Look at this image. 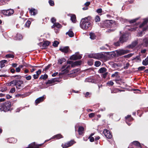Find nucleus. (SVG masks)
I'll list each match as a JSON object with an SVG mask.
<instances>
[{
	"label": "nucleus",
	"instance_id": "1",
	"mask_svg": "<svg viewBox=\"0 0 148 148\" xmlns=\"http://www.w3.org/2000/svg\"><path fill=\"white\" fill-rule=\"evenodd\" d=\"M91 18L88 16L82 19L80 23L81 27L84 29L86 30L91 26L90 23L89 22Z\"/></svg>",
	"mask_w": 148,
	"mask_h": 148
},
{
	"label": "nucleus",
	"instance_id": "2",
	"mask_svg": "<svg viewBox=\"0 0 148 148\" xmlns=\"http://www.w3.org/2000/svg\"><path fill=\"white\" fill-rule=\"evenodd\" d=\"M88 56L89 58L97 59L103 58L105 57V55L101 53L90 54Z\"/></svg>",
	"mask_w": 148,
	"mask_h": 148
},
{
	"label": "nucleus",
	"instance_id": "3",
	"mask_svg": "<svg viewBox=\"0 0 148 148\" xmlns=\"http://www.w3.org/2000/svg\"><path fill=\"white\" fill-rule=\"evenodd\" d=\"M16 88L18 90H22L24 88L23 82L20 80H17L16 84Z\"/></svg>",
	"mask_w": 148,
	"mask_h": 148
},
{
	"label": "nucleus",
	"instance_id": "4",
	"mask_svg": "<svg viewBox=\"0 0 148 148\" xmlns=\"http://www.w3.org/2000/svg\"><path fill=\"white\" fill-rule=\"evenodd\" d=\"M14 12V11L12 9H9L7 10H1V13L4 15L6 16H10L12 15Z\"/></svg>",
	"mask_w": 148,
	"mask_h": 148
},
{
	"label": "nucleus",
	"instance_id": "5",
	"mask_svg": "<svg viewBox=\"0 0 148 148\" xmlns=\"http://www.w3.org/2000/svg\"><path fill=\"white\" fill-rule=\"evenodd\" d=\"M130 34L125 33L123 35L121 36L119 38L120 42L121 43H123L124 42H126L128 39Z\"/></svg>",
	"mask_w": 148,
	"mask_h": 148
},
{
	"label": "nucleus",
	"instance_id": "6",
	"mask_svg": "<svg viewBox=\"0 0 148 148\" xmlns=\"http://www.w3.org/2000/svg\"><path fill=\"white\" fill-rule=\"evenodd\" d=\"M4 106L6 110V111L7 112L9 111L11 109V103L10 101H6L3 103Z\"/></svg>",
	"mask_w": 148,
	"mask_h": 148
},
{
	"label": "nucleus",
	"instance_id": "7",
	"mask_svg": "<svg viewBox=\"0 0 148 148\" xmlns=\"http://www.w3.org/2000/svg\"><path fill=\"white\" fill-rule=\"evenodd\" d=\"M75 143V142L74 140H72L66 143L62 144V147L63 148H66L71 146Z\"/></svg>",
	"mask_w": 148,
	"mask_h": 148
},
{
	"label": "nucleus",
	"instance_id": "8",
	"mask_svg": "<svg viewBox=\"0 0 148 148\" xmlns=\"http://www.w3.org/2000/svg\"><path fill=\"white\" fill-rule=\"evenodd\" d=\"M116 52L117 53V56H119L128 53L129 52V51L128 50L121 49L116 51Z\"/></svg>",
	"mask_w": 148,
	"mask_h": 148
},
{
	"label": "nucleus",
	"instance_id": "9",
	"mask_svg": "<svg viewBox=\"0 0 148 148\" xmlns=\"http://www.w3.org/2000/svg\"><path fill=\"white\" fill-rule=\"evenodd\" d=\"M42 144H36L35 142L32 143L29 145L28 147L25 148H38L41 147Z\"/></svg>",
	"mask_w": 148,
	"mask_h": 148
},
{
	"label": "nucleus",
	"instance_id": "10",
	"mask_svg": "<svg viewBox=\"0 0 148 148\" xmlns=\"http://www.w3.org/2000/svg\"><path fill=\"white\" fill-rule=\"evenodd\" d=\"M70 68V65L63 66L62 68V71L63 73H68L69 71V69Z\"/></svg>",
	"mask_w": 148,
	"mask_h": 148
},
{
	"label": "nucleus",
	"instance_id": "11",
	"mask_svg": "<svg viewBox=\"0 0 148 148\" xmlns=\"http://www.w3.org/2000/svg\"><path fill=\"white\" fill-rule=\"evenodd\" d=\"M103 133L107 138L110 139L112 138V136L111 133L107 130H104Z\"/></svg>",
	"mask_w": 148,
	"mask_h": 148
},
{
	"label": "nucleus",
	"instance_id": "12",
	"mask_svg": "<svg viewBox=\"0 0 148 148\" xmlns=\"http://www.w3.org/2000/svg\"><path fill=\"white\" fill-rule=\"evenodd\" d=\"M82 57V56L80 55L74 54L70 57V59L71 60H75L77 59H80Z\"/></svg>",
	"mask_w": 148,
	"mask_h": 148
},
{
	"label": "nucleus",
	"instance_id": "13",
	"mask_svg": "<svg viewBox=\"0 0 148 148\" xmlns=\"http://www.w3.org/2000/svg\"><path fill=\"white\" fill-rule=\"evenodd\" d=\"M30 92H26L23 94H18L16 95V97H20L21 98H23L26 96H29L31 94Z\"/></svg>",
	"mask_w": 148,
	"mask_h": 148
},
{
	"label": "nucleus",
	"instance_id": "14",
	"mask_svg": "<svg viewBox=\"0 0 148 148\" xmlns=\"http://www.w3.org/2000/svg\"><path fill=\"white\" fill-rule=\"evenodd\" d=\"M28 10H29V12L31 15L35 16L37 13V10L34 8H29Z\"/></svg>",
	"mask_w": 148,
	"mask_h": 148
},
{
	"label": "nucleus",
	"instance_id": "15",
	"mask_svg": "<svg viewBox=\"0 0 148 148\" xmlns=\"http://www.w3.org/2000/svg\"><path fill=\"white\" fill-rule=\"evenodd\" d=\"M112 22L113 23V20H107L104 23V25L108 27H110L112 23Z\"/></svg>",
	"mask_w": 148,
	"mask_h": 148
},
{
	"label": "nucleus",
	"instance_id": "16",
	"mask_svg": "<svg viewBox=\"0 0 148 148\" xmlns=\"http://www.w3.org/2000/svg\"><path fill=\"white\" fill-rule=\"evenodd\" d=\"M126 119V122L129 126H130L131 124L130 123H128V122L129 121H131L133 120V119L132 117H131L130 115H128L127 116L125 117Z\"/></svg>",
	"mask_w": 148,
	"mask_h": 148
},
{
	"label": "nucleus",
	"instance_id": "17",
	"mask_svg": "<svg viewBox=\"0 0 148 148\" xmlns=\"http://www.w3.org/2000/svg\"><path fill=\"white\" fill-rule=\"evenodd\" d=\"M138 42L135 41L133 42L131 44L128 45L127 47L129 48L132 49L135 47L138 44Z\"/></svg>",
	"mask_w": 148,
	"mask_h": 148
},
{
	"label": "nucleus",
	"instance_id": "18",
	"mask_svg": "<svg viewBox=\"0 0 148 148\" xmlns=\"http://www.w3.org/2000/svg\"><path fill=\"white\" fill-rule=\"evenodd\" d=\"M45 99V96L44 95L42 97H40L38 99H37L35 101V103L36 104H38L40 102H41L43 101Z\"/></svg>",
	"mask_w": 148,
	"mask_h": 148
},
{
	"label": "nucleus",
	"instance_id": "19",
	"mask_svg": "<svg viewBox=\"0 0 148 148\" xmlns=\"http://www.w3.org/2000/svg\"><path fill=\"white\" fill-rule=\"evenodd\" d=\"M59 49L62 52L65 53H66L68 52L69 48L67 46L63 47H61Z\"/></svg>",
	"mask_w": 148,
	"mask_h": 148
},
{
	"label": "nucleus",
	"instance_id": "20",
	"mask_svg": "<svg viewBox=\"0 0 148 148\" xmlns=\"http://www.w3.org/2000/svg\"><path fill=\"white\" fill-rule=\"evenodd\" d=\"M142 45L144 46H148V38H146L143 39V42Z\"/></svg>",
	"mask_w": 148,
	"mask_h": 148
},
{
	"label": "nucleus",
	"instance_id": "21",
	"mask_svg": "<svg viewBox=\"0 0 148 148\" xmlns=\"http://www.w3.org/2000/svg\"><path fill=\"white\" fill-rule=\"evenodd\" d=\"M84 128L82 126H79L78 127V132L79 135H82L84 133Z\"/></svg>",
	"mask_w": 148,
	"mask_h": 148
},
{
	"label": "nucleus",
	"instance_id": "22",
	"mask_svg": "<svg viewBox=\"0 0 148 148\" xmlns=\"http://www.w3.org/2000/svg\"><path fill=\"white\" fill-rule=\"evenodd\" d=\"M61 25L60 23H54V24L51 26V27L54 29H55L56 28H58L61 27Z\"/></svg>",
	"mask_w": 148,
	"mask_h": 148
},
{
	"label": "nucleus",
	"instance_id": "23",
	"mask_svg": "<svg viewBox=\"0 0 148 148\" xmlns=\"http://www.w3.org/2000/svg\"><path fill=\"white\" fill-rule=\"evenodd\" d=\"M100 80V77L99 76H97L96 77H93V81L95 82H93V83H97Z\"/></svg>",
	"mask_w": 148,
	"mask_h": 148
},
{
	"label": "nucleus",
	"instance_id": "24",
	"mask_svg": "<svg viewBox=\"0 0 148 148\" xmlns=\"http://www.w3.org/2000/svg\"><path fill=\"white\" fill-rule=\"evenodd\" d=\"M16 139L13 138H9L7 140V141L9 143H16Z\"/></svg>",
	"mask_w": 148,
	"mask_h": 148
},
{
	"label": "nucleus",
	"instance_id": "25",
	"mask_svg": "<svg viewBox=\"0 0 148 148\" xmlns=\"http://www.w3.org/2000/svg\"><path fill=\"white\" fill-rule=\"evenodd\" d=\"M132 145H134L138 147H142L140 145V143L138 141H135L132 143Z\"/></svg>",
	"mask_w": 148,
	"mask_h": 148
},
{
	"label": "nucleus",
	"instance_id": "26",
	"mask_svg": "<svg viewBox=\"0 0 148 148\" xmlns=\"http://www.w3.org/2000/svg\"><path fill=\"white\" fill-rule=\"evenodd\" d=\"M71 19L72 22L74 23H75L76 21L75 15L74 14L71 15Z\"/></svg>",
	"mask_w": 148,
	"mask_h": 148
},
{
	"label": "nucleus",
	"instance_id": "27",
	"mask_svg": "<svg viewBox=\"0 0 148 148\" xmlns=\"http://www.w3.org/2000/svg\"><path fill=\"white\" fill-rule=\"evenodd\" d=\"M5 109L3 103H0V112L3 111L4 112H6V110Z\"/></svg>",
	"mask_w": 148,
	"mask_h": 148
},
{
	"label": "nucleus",
	"instance_id": "28",
	"mask_svg": "<svg viewBox=\"0 0 148 148\" xmlns=\"http://www.w3.org/2000/svg\"><path fill=\"white\" fill-rule=\"evenodd\" d=\"M62 138H63V137L62 135L60 134H58L53 136L52 138L59 139Z\"/></svg>",
	"mask_w": 148,
	"mask_h": 148
},
{
	"label": "nucleus",
	"instance_id": "29",
	"mask_svg": "<svg viewBox=\"0 0 148 148\" xmlns=\"http://www.w3.org/2000/svg\"><path fill=\"white\" fill-rule=\"evenodd\" d=\"M142 64L144 66H147L148 64V56L143 61Z\"/></svg>",
	"mask_w": 148,
	"mask_h": 148
},
{
	"label": "nucleus",
	"instance_id": "30",
	"mask_svg": "<svg viewBox=\"0 0 148 148\" xmlns=\"http://www.w3.org/2000/svg\"><path fill=\"white\" fill-rule=\"evenodd\" d=\"M7 61L6 60H1L0 62V67L1 68H3L5 66L4 64Z\"/></svg>",
	"mask_w": 148,
	"mask_h": 148
},
{
	"label": "nucleus",
	"instance_id": "31",
	"mask_svg": "<svg viewBox=\"0 0 148 148\" xmlns=\"http://www.w3.org/2000/svg\"><path fill=\"white\" fill-rule=\"evenodd\" d=\"M106 69L104 67H102L99 70V72L100 73H103L106 71Z\"/></svg>",
	"mask_w": 148,
	"mask_h": 148
},
{
	"label": "nucleus",
	"instance_id": "32",
	"mask_svg": "<svg viewBox=\"0 0 148 148\" xmlns=\"http://www.w3.org/2000/svg\"><path fill=\"white\" fill-rule=\"evenodd\" d=\"M66 34H68L70 37H72L74 36V33L71 30H69V32L66 33Z\"/></svg>",
	"mask_w": 148,
	"mask_h": 148
},
{
	"label": "nucleus",
	"instance_id": "33",
	"mask_svg": "<svg viewBox=\"0 0 148 148\" xmlns=\"http://www.w3.org/2000/svg\"><path fill=\"white\" fill-rule=\"evenodd\" d=\"M66 61V60L64 58H61L59 59L58 60V64H62L63 62H64Z\"/></svg>",
	"mask_w": 148,
	"mask_h": 148
},
{
	"label": "nucleus",
	"instance_id": "34",
	"mask_svg": "<svg viewBox=\"0 0 148 148\" xmlns=\"http://www.w3.org/2000/svg\"><path fill=\"white\" fill-rule=\"evenodd\" d=\"M85 82L92 83L96 82L93 81V77H90L86 79L85 80Z\"/></svg>",
	"mask_w": 148,
	"mask_h": 148
},
{
	"label": "nucleus",
	"instance_id": "35",
	"mask_svg": "<svg viewBox=\"0 0 148 148\" xmlns=\"http://www.w3.org/2000/svg\"><path fill=\"white\" fill-rule=\"evenodd\" d=\"M90 38L94 40L96 36L95 34L92 32H91L90 33Z\"/></svg>",
	"mask_w": 148,
	"mask_h": 148
},
{
	"label": "nucleus",
	"instance_id": "36",
	"mask_svg": "<svg viewBox=\"0 0 148 148\" xmlns=\"http://www.w3.org/2000/svg\"><path fill=\"white\" fill-rule=\"evenodd\" d=\"M148 22V19H145L144 22H143V23L141 24L140 25V26H139V27L140 28H141L142 27H143V26H144V25L146 24H147V23Z\"/></svg>",
	"mask_w": 148,
	"mask_h": 148
},
{
	"label": "nucleus",
	"instance_id": "37",
	"mask_svg": "<svg viewBox=\"0 0 148 148\" xmlns=\"http://www.w3.org/2000/svg\"><path fill=\"white\" fill-rule=\"evenodd\" d=\"M16 37L17 40H21L23 38V36L20 34H17Z\"/></svg>",
	"mask_w": 148,
	"mask_h": 148
},
{
	"label": "nucleus",
	"instance_id": "38",
	"mask_svg": "<svg viewBox=\"0 0 148 148\" xmlns=\"http://www.w3.org/2000/svg\"><path fill=\"white\" fill-rule=\"evenodd\" d=\"M117 26V24L116 23L115 21H113V23L112 22V23L111 25V27H110L112 28L113 27L115 28Z\"/></svg>",
	"mask_w": 148,
	"mask_h": 148
},
{
	"label": "nucleus",
	"instance_id": "39",
	"mask_svg": "<svg viewBox=\"0 0 148 148\" xmlns=\"http://www.w3.org/2000/svg\"><path fill=\"white\" fill-rule=\"evenodd\" d=\"M48 77V75H47L45 74L44 75H41L39 78V79H46Z\"/></svg>",
	"mask_w": 148,
	"mask_h": 148
},
{
	"label": "nucleus",
	"instance_id": "40",
	"mask_svg": "<svg viewBox=\"0 0 148 148\" xmlns=\"http://www.w3.org/2000/svg\"><path fill=\"white\" fill-rule=\"evenodd\" d=\"M50 42L49 41H45L44 42L42 45V46L44 47H45L48 46Z\"/></svg>",
	"mask_w": 148,
	"mask_h": 148
},
{
	"label": "nucleus",
	"instance_id": "41",
	"mask_svg": "<svg viewBox=\"0 0 148 148\" xmlns=\"http://www.w3.org/2000/svg\"><path fill=\"white\" fill-rule=\"evenodd\" d=\"M31 22L30 21H27L25 25V27L27 28H29L31 24Z\"/></svg>",
	"mask_w": 148,
	"mask_h": 148
},
{
	"label": "nucleus",
	"instance_id": "42",
	"mask_svg": "<svg viewBox=\"0 0 148 148\" xmlns=\"http://www.w3.org/2000/svg\"><path fill=\"white\" fill-rule=\"evenodd\" d=\"M111 77H119V73L117 72H115L112 75Z\"/></svg>",
	"mask_w": 148,
	"mask_h": 148
},
{
	"label": "nucleus",
	"instance_id": "43",
	"mask_svg": "<svg viewBox=\"0 0 148 148\" xmlns=\"http://www.w3.org/2000/svg\"><path fill=\"white\" fill-rule=\"evenodd\" d=\"M100 18L98 15L96 16L95 18V21L96 22H99L100 21Z\"/></svg>",
	"mask_w": 148,
	"mask_h": 148
},
{
	"label": "nucleus",
	"instance_id": "44",
	"mask_svg": "<svg viewBox=\"0 0 148 148\" xmlns=\"http://www.w3.org/2000/svg\"><path fill=\"white\" fill-rule=\"evenodd\" d=\"M59 44V42L57 41H55L53 44V46L54 47H57Z\"/></svg>",
	"mask_w": 148,
	"mask_h": 148
},
{
	"label": "nucleus",
	"instance_id": "45",
	"mask_svg": "<svg viewBox=\"0 0 148 148\" xmlns=\"http://www.w3.org/2000/svg\"><path fill=\"white\" fill-rule=\"evenodd\" d=\"M101 64V62L99 61H96L95 62V65L96 67H98Z\"/></svg>",
	"mask_w": 148,
	"mask_h": 148
},
{
	"label": "nucleus",
	"instance_id": "46",
	"mask_svg": "<svg viewBox=\"0 0 148 148\" xmlns=\"http://www.w3.org/2000/svg\"><path fill=\"white\" fill-rule=\"evenodd\" d=\"M74 64L75 65H79L81 64V62L80 61H75L74 62Z\"/></svg>",
	"mask_w": 148,
	"mask_h": 148
},
{
	"label": "nucleus",
	"instance_id": "47",
	"mask_svg": "<svg viewBox=\"0 0 148 148\" xmlns=\"http://www.w3.org/2000/svg\"><path fill=\"white\" fill-rule=\"evenodd\" d=\"M138 19V18H135V19H133L130 20L129 21V22H130V23H133L135 22Z\"/></svg>",
	"mask_w": 148,
	"mask_h": 148
},
{
	"label": "nucleus",
	"instance_id": "48",
	"mask_svg": "<svg viewBox=\"0 0 148 148\" xmlns=\"http://www.w3.org/2000/svg\"><path fill=\"white\" fill-rule=\"evenodd\" d=\"M93 60L92 59H90L88 62V64L90 65H91L93 64Z\"/></svg>",
	"mask_w": 148,
	"mask_h": 148
},
{
	"label": "nucleus",
	"instance_id": "49",
	"mask_svg": "<svg viewBox=\"0 0 148 148\" xmlns=\"http://www.w3.org/2000/svg\"><path fill=\"white\" fill-rule=\"evenodd\" d=\"M145 68V67L144 66H142L139 67L138 68V70L139 71L143 70Z\"/></svg>",
	"mask_w": 148,
	"mask_h": 148
},
{
	"label": "nucleus",
	"instance_id": "50",
	"mask_svg": "<svg viewBox=\"0 0 148 148\" xmlns=\"http://www.w3.org/2000/svg\"><path fill=\"white\" fill-rule=\"evenodd\" d=\"M16 80H14L10 82L11 85H13L14 86H15L16 82Z\"/></svg>",
	"mask_w": 148,
	"mask_h": 148
},
{
	"label": "nucleus",
	"instance_id": "51",
	"mask_svg": "<svg viewBox=\"0 0 148 148\" xmlns=\"http://www.w3.org/2000/svg\"><path fill=\"white\" fill-rule=\"evenodd\" d=\"M5 56L7 58H14V55L12 54H7Z\"/></svg>",
	"mask_w": 148,
	"mask_h": 148
},
{
	"label": "nucleus",
	"instance_id": "52",
	"mask_svg": "<svg viewBox=\"0 0 148 148\" xmlns=\"http://www.w3.org/2000/svg\"><path fill=\"white\" fill-rule=\"evenodd\" d=\"M49 3L51 6H52L54 5V3L53 1L50 0L49 1Z\"/></svg>",
	"mask_w": 148,
	"mask_h": 148
},
{
	"label": "nucleus",
	"instance_id": "53",
	"mask_svg": "<svg viewBox=\"0 0 148 148\" xmlns=\"http://www.w3.org/2000/svg\"><path fill=\"white\" fill-rule=\"evenodd\" d=\"M107 84L110 86H112L114 84L113 82L112 81H110L108 82Z\"/></svg>",
	"mask_w": 148,
	"mask_h": 148
},
{
	"label": "nucleus",
	"instance_id": "54",
	"mask_svg": "<svg viewBox=\"0 0 148 148\" xmlns=\"http://www.w3.org/2000/svg\"><path fill=\"white\" fill-rule=\"evenodd\" d=\"M120 43L121 42H120V40H119V41H118L116 42H115L114 43V45L116 46H120Z\"/></svg>",
	"mask_w": 148,
	"mask_h": 148
},
{
	"label": "nucleus",
	"instance_id": "55",
	"mask_svg": "<svg viewBox=\"0 0 148 148\" xmlns=\"http://www.w3.org/2000/svg\"><path fill=\"white\" fill-rule=\"evenodd\" d=\"M95 115V114L93 113H92L89 114L88 116L89 117L92 118Z\"/></svg>",
	"mask_w": 148,
	"mask_h": 148
},
{
	"label": "nucleus",
	"instance_id": "56",
	"mask_svg": "<svg viewBox=\"0 0 148 148\" xmlns=\"http://www.w3.org/2000/svg\"><path fill=\"white\" fill-rule=\"evenodd\" d=\"M88 139H89V140L91 142H92L94 141V138L93 137L89 136L88 138Z\"/></svg>",
	"mask_w": 148,
	"mask_h": 148
},
{
	"label": "nucleus",
	"instance_id": "57",
	"mask_svg": "<svg viewBox=\"0 0 148 148\" xmlns=\"http://www.w3.org/2000/svg\"><path fill=\"white\" fill-rule=\"evenodd\" d=\"M32 77L31 75H28L27 76L25 77L26 79L27 80H30L31 79Z\"/></svg>",
	"mask_w": 148,
	"mask_h": 148
},
{
	"label": "nucleus",
	"instance_id": "58",
	"mask_svg": "<svg viewBox=\"0 0 148 148\" xmlns=\"http://www.w3.org/2000/svg\"><path fill=\"white\" fill-rule=\"evenodd\" d=\"M51 66V65H50V64H49L48 65H47L45 68V69H44V70L45 71H47L48 69H49V68Z\"/></svg>",
	"mask_w": 148,
	"mask_h": 148
},
{
	"label": "nucleus",
	"instance_id": "59",
	"mask_svg": "<svg viewBox=\"0 0 148 148\" xmlns=\"http://www.w3.org/2000/svg\"><path fill=\"white\" fill-rule=\"evenodd\" d=\"M96 11L98 13H101L102 12V9L101 8L98 9Z\"/></svg>",
	"mask_w": 148,
	"mask_h": 148
},
{
	"label": "nucleus",
	"instance_id": "60",
	"mask_svg": "<svg viewBox=\"0 0 148 148\" xmlns=\"http://www.w3.org/2000/svg\"><path fill=\"white\" fill-rule=\"evenodd\" d=\"M41 72V70L40 69L38 71H37L36 72V75H38L39 76V75L40 74Z\"/></svg>",
	"mask_w": 148,
	"mask_h": 148
},
{
	"label": "nucleus",
	"instance_id": "61",
	"mask_svg": "<svg viewBox=\"0 0 148 148\" xmlns=\"http://www.w3.org/2000/svg\"><path fill=\"white\" fill-rule=\"evenodd\" d=\"M108 74V73L106 72L103 74V77L104 78H106Z\"/></svg>",
	"mask_w": 148,
	"mask_h": 148
},
{
	"label": "nucleus",
	"instance_id": "62",
	"mask_svg": "<svg viewBox=\"0 0 148 148\" xmlns=\"http://www.w3.org/2000/svg\"><path fill=\"white\" fill-rule=\"evenodd\" d=\"M51 21L53 23H54L56 21V19L54 17H53L51 19Z\"/></svg>",
	"mask_w": 148,
	"mask_h": 148
},
{
	"label": "nucleus",
	"instance_id": "63",
	"mask_svg": "<svg viewBox=\"0 0 148 148\" xmlns=\"http://www.w3.org/2000/svg\"><path fill=\"white\" fill-rule=\"evenodd\" d=\"M15 89L14 88L11 89L10 90V92L11 93H13L15 92Z\"/></svg>",
	"mask_w": 148,
	"mask_h": 148
},
{
	"label": "nucleus",
	"instance_id": "64",
	"mask_svg": "<svg viewBox=\"0 0 148 148\" xmlns=\"http://www.w3.org/2000/svg\"><path fill=\"white\" fill-rule=\"evenodd\" d=\"M5 3L3 0H0V5L4 4Z\"/></svg>",
	"mask_w": 148,
	"mask_h": 148
}]
</instances>
